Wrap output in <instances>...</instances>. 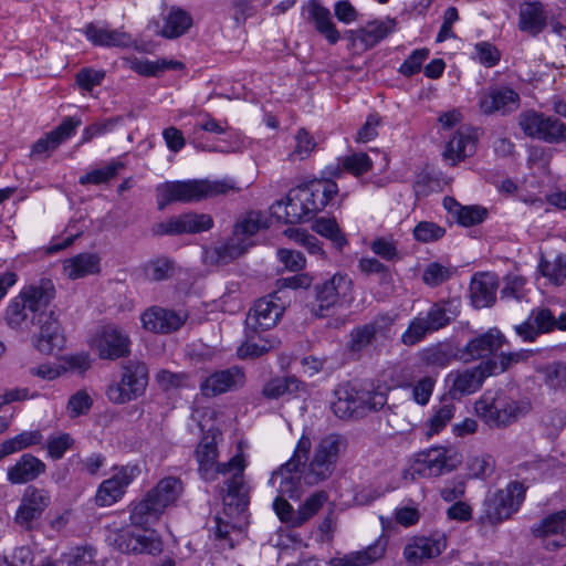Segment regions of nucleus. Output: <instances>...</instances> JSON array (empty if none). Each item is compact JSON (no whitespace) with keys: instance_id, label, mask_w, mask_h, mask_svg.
Segmentation results:
<instances>
[{"instance_id":"obj_14","label":"nucleus","mask_w":566,"mask_h":566,"mask_svg":"<svg viewBox=\"0 0 566 566\" xmlns=\"http://www.w3.org/2000/svg\"><path fill=\"white\" fill-rule=\"evenodd\" d=\"M518 125L528 137L551 144L566 143V125L555 116L526 111L520 114Z\"/></svg>"},{"instance_id":"obj_6","label":"nucleus","mask_w":566,"mask_h":566,"mask_svg":"<svg viewBox=\"0 0 566 566\" xmlns=\"http://www.w3.org/2000/svg\"><path fill=\"white\" fill-rule=\"evenodd\" d=\"M334 394L332 410L342 420L360 419L370 412L378 411L387 402L385 394L357 388L349 384L338 385Z\"/></svg>"},{"instance_id":"obj_27","label":"nucleus","mask_w":566,"mask_h":566,"mask_svg":"<svg viewBox=\"0 0 566 566\" xmlns=\"http://www.w3.org/2000/svg\"><path fill=\"white\" fill-rule=\"evenodd\" d=\"M303 201L305 210L310 219L315 217L318 212L333 200L338 193V186L331 179L312 181L308 185L297 187Z\"/></svg>"},{"instance_id":"obj_13","label":"nucleus","mask_w":566,"mask_h":566,"mask_svg":"<svg viewBox=\"0 0 566 566\" xmlns=\"http://www.w3.org/2000/svg\"><path fill=\"white\" fill-rule=\"evenodd\" d=\"M130 346L129 335L113 324L98 327L90 340L91 349L104 360H117L129 356Z\"/></svg>"},{"instance_id":"obj_46","label":"nucleus","mask_w":566,"mask_h":566,"mask_svg":"<svg viewBox=\"0 0 566 566\" xmlns=\"http://www.w3.org/2000/svg\"><path fill=\"white\" fill-rule=\"evenodd\" d=\"M130 70L143 76H158L167 70H181L184 63L176 60H156L130 57L126 60Z\"/></svg>"},{"instance_id":"obj_43","label":"nucleus","mask_w":566,"mask_h":566,"mask_svg":"<svg viewBox=\"0 0 566 566\" xmlns=\"http://www.w3.org/2000/svg\"><path fill=\"white\" fill-rule=\"evenodd\" d=\"M419 358L427 367L446 368L452 360L459 359V349L450 343H438L421 349Z\"/></svg>"},{"instance_id":"obj_48","label":"nucleus","mask_w":566,"mask_h":566,"mask_svg":"<svg viewBox=\"0 0 566 566\" xmlns=\"http://www.w3.org/2000/svg\"><path fill=\"white\" fill-rule=\"evenodd\" d=\"M530 356V350L501 353L499 356L483 360L484 368L490 376L500 375L510 369L513 365L527 360Z\"/></svg>"},{"instance_id":"obj_29","label":"nucleus","mask_w":566,"mask_h":566,"mask_svg":"<svg viewBox=\"0 0 566 566\" xmlns=\"http://www.w3.org/2000/svg\"><path fill=\"white\" fill-rule=\"evenodd\" d=\"M535 537L543 538L548 551L566 547V511H558L547 515L539 523L532 526Z\"/></svg>"},{"instance_id":"obj_7","label":"nucleus","mask_w":566,"mask_h":566,"mask_svg":"<svg viewBox=\"0 0 566 566\" xmlns=\"http://www.w3.org/2000/svg\"><path fill=\"white\" fill-rule=\"evenodd\" d=\"M311 449V438L303 433L290 460L272 473L269 483L272 486H276L279 495L293 500L300 499L303 493L302 485L305 484L302 464L308 460Z\"/></svg>"},{"instance_id":"obj_44","label":"nucleus","mask_w":566,"mask_h":566,"mask_svg":"<svg viewBox=\"0 0 566 566\" xmlns=\"http://www.w3.org/2000/svg\"><path fill=\"white\" fill-rule=\"evenodd\" d=\"M64 274L76 280L99 271V258L94 253H80L63 262Z\"/></svg>"},{"instance_id":"obj_45","label":"nucleus","mask_w":566,"mask_h":566,"mask_svg":"<svg viewBox=\"0 0 566 566\" xmlns=\"http://www.w3.org/2000/svg\"><path fill=\"white\" fill-rule=\"evenodd\" d=\"M373 168V160L365 153H353L338 158L335 166H329L328 171L333 177H339L343 171L359 177Z\"/></svg>"},{"instance_id":"obj_64","label":"nucleus","mask_w":566,"mask_h":566,"mask_svg":"<svg viewBox=\"0 0 566 566\" xmlns=\"http://www.w3.org/2000/svg\"><path fill=\"white\" fill-rule=\"evenodd\" d=\"M467 468L471 478H485L493 472L494 460L490 455H474L468 459Z\"/></svg>"},{"instance_id":"obj_19","label":"nucleus","mask_w":566,"mask_h":566,"mask_svg":"<svg viewBox=\"0 0 566 566\" xmlns=\"http://www.w3.org/2000/svg\"><path fill=\"white\" fill-rule=\"evenodd\" d=\"M212 227L213 219L210 214L188 212L157 223L154 231L158 235H181L205 232Z\"/></svg>"},{"instance_id":"obj_53","label":"nucleus","mask_w":566,"mask_h":566,"mask_svg":"<svg viewBox=\"0 0 566 566\" xmlns=\"http://www.w3.org/2000/svg\"><path fill=\"white\" fill-rule=\"evenodd\" d=\"M247 337L248 339L237 350L238 357L241 359L260 357L280 345V340L276 338H259V342H253V336L249 332Z\"/></svg>"},{"instance_id":"obj_62","label":"nucleus","mask_w":566,"mask_h":566,"mask_svg":"<svg viewBox=\"0 0 566 566\" xmlns=\"http://www.w3.org/2000/svg\"><path fill=\"white\" fill-rule=\"evenodd\" d=\"M430 51L426 48L413 50L400 65L398 72L410 77L420 72L423 62L429 57Z\"/></svg>"},{"instance_id":"obj_61","label":"nucleus","mask_w":566,"mask_h":566,"mask_svg":"<svg viewBox=\"0 0 566 566\" xmlns=\"http://www.w3.org/2000/svg\"><path fill=\"white\" fill-rule=\"evenodd\" d=\"M295 142L296 145L290 154V159L293 161L307 158L316 146L313 136L304 128L298 129Z\"/></svg>"},{"instance_id":"obj_8","label":"nucleus","mask_w":566,"mask_h":566,"mask_svg":"<svg viewBox=\"0 0 566 566\" xmlns=\"http://www.w3.org/2000/svg\"><path fill=\"white\" fill-rule=\"evenodd\" d=\"M476 415L491 428L506 427L516 421L522 407L502 391L486 390L474 403Z\"/></svg>"},{"instance_id":"obj_12","label":"nucleus","mask_w":566,"mask_h":566,"mask_svg":"<svg viewBox=\"0 0 566 566\" xmlns=\"http://www.w3.org/2000/svg\"><path fill=\"white\" fill-rule=\"evenodd\" d=\"M396 316L389 313L378 314L370 322L354 327L346 343V349L352 356L359 357L361 353L379 337L391 339Z\"/></svg>"},{"instance_id":"obj_55","label":"nucleus","mask_w":566,"mask_h":566,"mask_svg":"<svg viewBox=\"0 0 566 566\" xmlns=\"http://www.w3.org/2000/svg\"><path fill=\"white\" fill-rule=\"evenodd\" d=\"M75 440L67 432H59L46 438L44 448L46 455L53 461L61 460L65 453L73 449Z\"/></svg>"},{"instance_id":"obj_57","label":"nucleus","mask_w":566,"mask_h":566,"mask_svg":"<svg viewBox=\"0 0 566 566\" xmlns=\"http://www.w3.org/2000/svg\"><path fill=\"white\" fill-rule=\"evenodd\" d=\"M457 269L451 265H443L439 262L427 264L422 273V281L430 287H437L455 275Z\"/></svg>"},{"instance_id":"obj_30","label":"nucleus","mask_w":566,"mask_h":566,"mask_svg":"<svg viewBox=\"0 0 566 566\" xmlns=\"http://www.w3.org/2000/svg\"><path fill=\"white\" fill-rule=\"evenodd\" d=\"M244 382L245 374L243 368L232 366L227 369L216 370L207 376L200 384V391L205 397H217L243 387Z\"/></svg>"},{"instance_id":"obj_11","label":"nucleus","mask_w":566,"mask_h":566,"mask_svg":"<svg viewBox=\"0 0 566 566\" xmlns=\"http://www.w3.org/2000/svg\"><path fill=\"white\" fill-rule=\"evenodd\" d=\"M263 227L266 226L261 212L249 211L241 216L233 227L232 235L216 249L219 259L233 260L244 254L250 247L249 239Z\"/></svg>"},{"instance_id":"obj_52","label":"nucleus","mask_w":566,"mask_h":566,"mask_svg":"<svg viewBox=\"0 0 566 566\" xmlns=\"http://www.w3.org/2000/svg\"><path fill=\"white\" fill-rule=\"evenodd\" d=\"M44 437L41 430H25L19 434L7 439L2 442L9 455L19 451L40 446L43 443Z\"/></svg>"},{"instance_id":"obj_23","label":"nucleus","mask_w":566,"mask_h":566,"mask_svg":"<svg viewBox=\"0 0 566 566\" xmlns=\"http://www.w3.org/2000/svg\"><path fill=\"white\" fill-rule=\"evenodd\" d=\"M279 300L276 293L258 300L247 316V329L256 333L275 326L284 313V304Z\"/></svg>"},{"instance_id":"obj_17","label":"nucleus","mask_w":566,"mask_h":566,"mask_svg":"<svg viewBox=\"0 0 566 566\" xmlns=\"http://www.w3.org/2000/svg\"><path fill=\"white\" fill-rule=\"evenodd\" d=\"M525 489L520 482H511L506 489L496 491L485 503V515L496 524L516 512L524 500Z\"/></svg>"},{"instance_id":"obj_31","label":"nucleus","mask_w":566,"mask_h":566,"mask_svg":"<svg viewBox=\"0 0 566 566\" xmlns=\"http://www.w3.org/2000/svg\"><path fill=\"white\" fill-rule=\"evenodd\" d=\"M137 467H123L112 478L103 481L97 489L95 501L99 506H109L117 502L125 493V489L138 475Z\"/></svg>"},{"instance_id":"obj_56","label":"nucleus","mask_w":566,"mask_h":566,"mask_svg":"<svg viewBox=\"0 0 566 566\" xmlns=\"http://www.w3.org/2000/svg\"><path fill=\"white\" fill-rule=\"evenodd\" d=\"M538 269L553 284L560 285L566 279V256L558 254L553 261L542 256Z\"/></svg>"},{"instance_id":"obj_50","label":"nucleus","mask_w":566,"mask_h":566,"mask_svg":"<svg viewBox=\"0 0 566 566\" xmlns=\"http://www.w3.org/2000/svg\"><path fill=\"white\" fill-rule=\"evenodd\" d=\"M301 386L302 382L293 376L276 377L264 385L262 395L268 399H277L298 392Z\"/></svg>"},{"instance_id":"obj_16","label":"nucleus","mask_w":566,"mask_h":566,"mask_svg":"<svg viewBox=\"0 0 566 566\" xmlns=\"http://www.w3.org/2000/svg\"><path fill=\"white\" fill-rule=\"evenodd\" d=\"M118 530L112 536L114 547L123 554L158 555L163 551V542L155 531Z\"/></svg>"},{"instance_id":"obj_21","label":"nucleus","mask_w":566,"mask_h":566,"mask_svg":"<svg viewBox=\"0 0 566 566\" xmlns=\"http://www.w3.org/2000/svg\"><path fill=\"white\" fill-rule=\"evenodd\" d=\"M507 343L506 337L497 328H490L459 349V360L471 363L478 359L486 360Z\"/></svg>"},{"instance_id":"obj_35","label":"nucleus","mask_w":566,"mask_h":566,"mask_svg":"<svg viewBox=\"0 0 566 566\" xmlns=\"http://www.w3.org/2000/svg\"><path fill=\"white\" fill-rule=\"evenodd\" d=\"M388 539L379 536L373 544L364 549L347 553L340 557L328 560L329 566H369L384 557Z\"/></svg>"},{"instance_id":"obj_15","label":"nucleus","mask_w":566,"mask_h":566,"mask_svg":"<svg viewBox=\"0 0 566 566\" xmlns=\"http://www.w3.org/2000/svg\"><path fill=\"white\" fill-rule=\"evenodd\" d=\"M244 469L245 462L242 454L232 457L221 467L222 472L220 474L231 473V476L226 481L227 488L223 495V503L230 511L241 512L249 504L248 488L243 480Z\"/></svg>"},{"instance_id":"obj_25","label":"nucleus","mask_w":566,"mask_h":566,"mask_svg":"<svg viewBox=\"0 0 566 566\" xmlns=\"http://www.w3.org/2000/svg\"><path fill=\"white\" fill-rule=\"evenodd\" d=\"M222 433L214 428L209 429L201 438L195 451L196 460L198 462V470L201 476L211 481L214 480L217 474L221 473L223 463H218V438Z\"/></svg>"},{"instance_id":"obj_54","label":"nucleus","mask_w":566,"mask_h":566,"mask_svg":"<svg viewBox=\"0 0 566 566\" xmlns=\"http://www.w3.org/2000/svg\"><path fill=\"white\" fill-rule=\"evenodd\" d=\"M328 493L326 491H316L297 509V518L293 522V527H300L311 520L327 502Z\"/></svg>"},{"instance_id":"obj_33","label":"nucleus","mask_w":566,"mask_h":566,"mask_svg":"<svg viewBox=\"0 0 566 566\" xmlns=\"http://www.w3.org/2000/svg\"><path fill=\"white\" fill-rule=\"evenodd\" d=\"M186 315L159 306H153L142 314V323L145 329L169 334L179 329L186 322Z\"/></svg>"},{"instance_id":"obj_38","label":"nucleus","mask_w":566,"mask_h":566,"mask_svg":"<svg viewBox=\"0 0 566 566\" xmlns=\"http://www.w3.org/2000/svg\"><path fill=\"white\" fill-rule=\"evenodd\" d=\"M497 279L492 273H475L470 282V298L474 307L492 306L496 300Z\"/></svg>"},{"instance_id":"obj_63","label":"nucleus","mask_w":566,"mask_h":566,"mask_svg":"<svg viewBox=\"0 0 566 566\" xmlns=\"http://www.w3.org/2000/svg\"><path fill=\"white\" fill-rule=\"evenodd\" d=\"M397 241L392 238L379 237L370 243V250L386 261L399 259Z\"/></svg>"},{"instance_id":"obj_22","label":"nucleus","mask_w":566,"mask_h":566,"mask_svg":"<svg viewBox=\"0 0 566 566\" xmlns=\"http://www.w3.org/2000/svg\"><path fill=\"white\" fill-rule=\"evenodd\" d=\"M491 377L484 368V363L479 365L452 370L446 377V382L449 386V396L452 399H461L464 396L476 392L483 386L484 380Z\"/></svg>"},{"instance_id":"obj_47","label":"nucleus","mask_w":566,"mask_h":566,"mask_svg":"<svg viewBox=\"0 0 566 566\" xmlns=\"http://www.w3.org/2000/svg\"><path fill=\"white\" fill-rule=\"evenodd\" d=\"M192 25V17L184 9L172 7L165 18L160 34L167 39L184 35Z\"/></svg>"},{"instance_id":"obj_58","label":"nucleus","mask_w":566,"mask_h":566,"mask_svg":"<svg viewBox=\"0 0 566 566\" xmlns=\"http://www.w3.org/2000/svg\"><path fill=\"white\" fill-rule=\"evenodd\" d=\"M538 371L543 375L545 385L551 389L566 390V364L553 361L541 367Z\"/></svg>"},{"instance_id":"obj_34","label":"nucleus","mask_w":566,"mask_h":566,"mask_svg":"<svg viewBox=\"0 0 566 566\" xmlns=\"http://www.w3.org/2000/svg\"><path fill=\"white\" fill-rule=\"evenodd\" d=\"M46 472V464L32 453H23L7 469V480L13 485L33 482Z\"/></svg>"},{"instance_id":"obj_20","label":"nucleus","mask_w":566,"mask_h":566,"mask_svg":"<svg viewBox=\"0 0 566 566\" xmlns=\"http://www.w3.org/2000/svg\"><path fill=\"white\" fill-rule=\"evenodd\" d=\"M520 95L506 85L492 86L479 96L478 106L483 115L500 114L505 116L518 109Z\"/></svg>"},{"instance_id":"obj_18","label":"nucleus","mask_w":566,"mask_h":566,"mask_svg":"<svg viewBox=\"0 0 566 566\" xmlns=\"http://www.w3.org/2000/svg\"><path fill=\"white\" fill-rule=\"evenodd\" d=\"M34 323L39 327L35 335V347L43 354H53L61 350L65 345V336L55 313L49 307H44L36 314Z\"/></svg>"},{"instance_id":"obj_60","label":"nucleus","mask_w":566,"mask_h":566,"mask_svg":"<svg viewBox=\"0 0 566 566\" xmlns=\"http://www.w3.org/2000/svg\"><path fill=\"white\" fill-rule=\"evenodd\" d=\"M413 238L422 243L436 242L446 234V229L431 221H420L412 231Z\"/></svg>"},{"instance_id":"obj_10","label":"nucleus","mask_w":566,"mask_h":566,"mask_svg":"<svg viewBox=\"0 0 566 566\" xmlns=\"http://www.w3.org/2000/svg\"><path fill=\"white\" fill-rule=\"evenodd\" d=\"M147 385V366L139 360H128L122 366L120 381L109 385L106 396L111 402L123 405L140 397Z\"/></svg>"},{"instance_id":"obj_3","label":"nucleus","mask_w":566,"mask_h":566,"mask_svg":"<svg viewBox=\"0 0 566 566\" xmlns=\"http://www.w3.org/2000/svg\"><path fill=\"white\" fill-rule=\"evenodd\" d=\"M461 312V301L457 297L441 298L431 304L426 313H419L401 334L400 342L405 346L421 343L427 335L436 333L457 319Z\"/></svg>"},{"instance_id":"obj_28","label":"nucleus","mask_w":566,"mask_h":566,"mask_svg":"<svg viewBox=\"0 0 566 566\" xmlns=\"http://www.w3.org/2000/svg\"><path fill=\"white\" fill-rule=\"evenodd\" d=\"M460 459L457 452L442 448H431L418 454V471L428 476H440L457 469Z\"/></svg>"},{"instance_id":"obj_2","label":"nucleus","mask_w":566,"mask_h":566,"mask_svg":"<svg viewBox=\"0 0 566 566\" xmlns=\"http://www.w3.org/2000/svg\"><path fill=\"white\" fill-rule=\"evenodd\" d=\"M182 492L184 485L179 478L161 479L139 502L132 506L129 516L132 524L140 527L153 525L167 507L177 502Z\"/></svg>"},{"instance_id":"obj_42","label":"nucleus","mask_w":566,"mask_h":566,"mask_svg":"<svg viewBox=\"0 0 566 566\" xmlns=\"http://www.w3.org/2000/svg\"><path fill=\"white\" fill-rule=\"evenodd\" d=\"M84 33L87 40L96 46H127L130 42V36L127 33L94 23H88Z\"/></svg>"},{"instance_id":"obj_9","label":"nucleus","mask_w":566,"mask_h":566,"mask_svg":"<svg viewBox=\"0 0 566 566\" xmlns=\"http://www.w3.org/2000/svg\"><path fill=\"white\" fill-rule=\"evenodd\" d=\"M314 292L312 313L317 317H325L332 308L342 307L353 301V281L348 274L337 272L315 284Z\"/></svg>"},{"instance_id":"obj_40","label":"nucleus","mask_w":566,"mask_h":566,"mask_svg":"<svg viewBox=\"0 0 566 566\" xmlns=\"http://www.w3.org/2000/svg\"><path fill=\"white\" fill-rule=\"evenodd\" d=\"M476 133L470 127L459 128L447 144L444 158L451 160V165L472 156L476 149Z\"/></svg>"},{"instance_id":"obj_4","label":"nucleus","mask_w":566,"mask_h":566,"mask_svg":"<svg viewBox=\"0 0 566 566\" xmlns=\"http://www.w3.org/2000/svg\"><path fill=\"white\" fill-rule=\"evenodd\" d=\"M55 290L51 280H41L39 284L24 287L19 296L11 300L7 307L6 321L12 328L24 329L34 325L38 313L49 307Z\"/></svg>"},{"instance_id":"obj_49","label":"nucleus","mask_w":566,"mask_h":566,"mask_svg":"<svg viewBox=\"0 0 566 566\" xmlns=\"http://www.w3.org/2000/svg\"><path fill=\"white\" fill-rule=\"evenodd\" d=\"M313 230L319 235L328 239L333 247L342 252L348 240L334 218H318L313 224Z\"/></svg>"},{"instance_id":"obj_59","label":"nucleus","mask_w":566,"mask_h":566,"mask_svg":"<svg viewBox=\"0 0 566 566\" xmlns=\"http://www.w3.org/2000/svg\"><path fill=\"white\" fill-rule=\"evenodd\" d=\"M455 406L452 402H444L433 409L432 417L428 420V436L439 433L454 417Z\"/></svg>"},{"instance_id":"obj_37","label":"nucleus","mask_w":566,"mask_h":566,"mask_svg":"<svg viewBox=\"0 0 566 566\" xmlns=\"http://www.w3.org/2000/svg\"><path fill=\"white\" fill-rule=\"evenodd\" d=\"M271 214L286 224H296L311 220L305 210L297 188L291 189L284 200H279L271 206Z\"/></svg>"},{"instance_id":"obj_36","label":"nucleus","mask_w":566,"mask_h":566,"mask_svg":"<svg viewBox=\"0 0 566 566\" xmlns=\"http://www.w3.org/2000/svg\"><path fill=\"white\" fill-rule=\"evenodd\" d=\"M81 125V119L65 117L61 124L53 130L38 139L33 146L31 154L33 156L49 155L55 150L62 143L67 140L75 134L76 128Z\"/></svg>"},{"instance_id":"obj_41","label":"nucleus","mask_w":566,"mask_h":566,"mask_svg":"<svg viewBox=\"0 0 566 566\" xmlns=\"http://www.w3.org/2000/svg\"><path fill=\"white\" fill-rule=\"evenodd\" d=\"M308 20L314 24L315 30L323 35L329 44H336L340 34L332 20L331 11L323 7L317 0H311L307 4Z\"/></svg>"},{"instance_id":"obj_1","label":"nucleus","mask_w":566,"mask_h":566,"mask_svg":"<svg viewBox=\"0 0 566 566\" xmlns=\"http://www.w3.org/2000/svg\"><path fill=\"white\" fill-rule=\"evenodd\" d=\"M239 190L237 182L231 178L166 181L156 187L157 206L159 210H164L171 202H197Z\"/></svg>"},{"instance_id":"obj_39","label":"nucleus","mask_w":566,"mask_h":566,"mask_svg":"<svg viewBox=\"0 0 566 566\" xmlns=\"http://www.w3.org/2000/svg\"><path fill=\"white\" fill-rule=\"evenodd\" d=\"M548 13L544 4L538 1H526L520 6L518 29L530 35H537L547 25Z\"/></svg>"},{"instance_id":"obj_24","label":"nucleus","mask_w":566,"mask_h":566,"mask_svg":"<svg viewBox=\"0 0 566 566\" xmlns=\"http://www.w3.org/2000/svg\"><path fill=\"white\" fill-rule=\"evenodd\" d=\"M446 548L447 537L442 533L413 536L408 539L403 548V557L409 564L417 566L426 559L438 557Z\"/></svg>"},{"instance_id":"obj_5","label":"nucleus","mask_w":566,"mask_h":566,"mask_svg":"<svg viewBox=\"0 0 566 566\" xmlns=\"http://www.w3.org/2000/svg\"><path fill=\"white\" fill-rule=\"evenodd\" d=\"M348 446L347 438L339 433H328L315 444L308 460L302 464L305 485H316L328 480L336 470L340 454Z\"/></svg>"},{"instance_id":"obj_51","label":"nucleus","mask_w":566,"mask_h":566,"mask_svg":"<svg viewBox=\"0 0 566 566\" xmlns=\"http://www.w3.org/2000/svg\"><path fill=\"white\" fill-rule=\"evenodd\" d=\"M125 168V163L119 159H112L105 167L93 169L80 177L78 182L85 185H102L115 178Z\"/></svg>"},{"instance_id":"obj_32","label":"nucleus","mask_w":566,"mask_h":566,"mask_svg":"<svg viewBox=\"0 0 566 566\" xmlns=\"http://www.w3.org/2000/svg\"><path fill=\"white\" fill-rule=\"evenodd\" d=\"M395 29V20H374L366 24L364 28L357 30H349L346 36L353 48L360 51H367L377 45Z\"/></svg>"},{"instance_id":"obj_26","label":"nucleus","mask_w":566,"mask_h":566,"mask_svg":"<svg viewBox=\"0 0 566 566\" xmlns=\"http://www.w3.org/2000/svg\"><path fill=\"white\" fill-rule=\"evenodd\" d=\"M51 503L49 491L30 485L25 489L15 513V523L30 530Z\"/></svg>"}]
</instances>
